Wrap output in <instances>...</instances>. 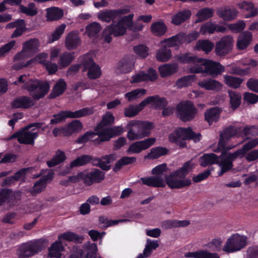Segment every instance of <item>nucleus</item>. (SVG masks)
I'll return each instance as SVG.
<instances>
[{
	"label": "nucleus",
	"instance_id": "55",
	"mask_svg": "<svg viewBox=\"0 0 258 258\" xmlns=\"http://www.w3.org/2000/svg\"><path fill=\"white\" fill-rule=\"evenodd\" d=\"M195 75H188L179 79L176 83L177 88L186 87L191 84L194 80Z\"/></svg>",
	"mask_w": 258,
	"mask_h": 258
},
{
	"label": "nucleus",
	"instance_id": "33",
	"mask_svg": "<svg viewBox=\"0 0 258 258\" xmlns=\"http://www.w3.org/2000/svg\"><path fill=\"white\" fill-rule=\"evenodd\" d=\"M158 246L159 244L157 240L148 239L143 253L139 254L136 258L148 257L152 253V251L156 249Z\"/></svg>",
	"mask_w": 258,
	"mask_h": 258
},
{
	"label": "nucleus",
	"instance_id": "63",
	"mask_svg": "<svg viewBox=\"0 0 258 258\" xmlns=\"http://www.w3.org/2000/svg\"><path fill=\"white\" fill-rule=\"evenodd\" d=\"M86 249L87 250V254L85 258H96L97 256L96 252L97 250L96 244L88 243L85 245Z\"/></svg>",
	"mask_w": 258,
	"mask_h": 258
},
{
	"label": "nucleus",
	"instance_id": "32",
	"mask_svg": "<svg viewBox=\"0 0 258 258\" xmlns=\"http://www.w3.org/2000/svg\"><path fill=\"white\" fill-rule=\"evenodd\" d=\"M191 15L189 10H184L176 13L172 17L171 23L175 25H180L188 19Z\"/></svg>",
	"mask_w": 258,
	"mask_h": 258
},
{
	"label": "nucleus",
	"instance_id": "44",
	"mask_svg": "<svg viewBox=\"0 0 258 258\" xmlns=\"http://www.w3.org/2000/svg\"><path fill=\"white\" fill-rule=\"evenodd\" d=\"M66 158L64 152L57 150L54 156L50 160L47 162V164L48 167H52L63 162Z\"/></svg>",
	"mask_w": 258,
	"mask_h": 258
},
{
	"label": "nucleus",
	"instance_id": "17",
	"mask_svg": "<svg viewBox=\"0 0 258 258\" xmlns=\"http://www.w3.org/2000/svg\"><path fill=\"white\" fill-rule=\"evenodd\" d=\"M156 140L155 138H150L143 141L136 142L130 145L127 152L140 153L142 151L145 150L153 145Z\"/></svg>",
	"mask_w": 258,
	"mask_h": 258
},
{
	"label": "nucleus",
	"instance_id": "18",
	"mask_svg": "<svg viewBox=\"0 0 258 258\" xmlns=\"http://www.w3.org/2000/svg\"><path fill=\"white\" fill-rule=\"evenodd\" d=\"M21 192H13L9 189H4L0 191V206L7 203L10 205H13L16 201L20 199Z\"/></svg>",
	"mask_w": 258,
	"mask_h": 258
},
{
	"label": "nucleus",
	"instance_id": "61",
	"mask_svg": "<svg viewBox=\"0 0 258 258\" xmlns=\"http://www.w3.org/2000/svg\"><path fill=\"white\" fill-rule=\"evenodd\" d=\"M33 169V168L29 167L22 168L17 171L14 175L16 181L20 180L22 182H25L26 174L29 172H32Z\"/></svg>",
	"mask_w": 258,
	"mask_h": 258
},
{
	"label": "nucleus",
	"instance_id": "8",
	"mask_svg": "<svg viewBox=\"0 0 258 258\" xmlns=\"http://www.w3.org/2000/svg\"><path fill=\"white\" fill-rule=\"evenodd\" d=\"M224 67L220 63L201 58L199 64L190 68V72L199 73L205 72L212 76H217L224 72Z\"/></svg>",
	"mask_w": 258,
	"mask_h": 258
},
{
	"label": "nucleus",
	"instance_id": "10",
	"mask_svg": "<svg viewBox=\"0 0 258 258\" xmlns=\"http://www.w3.org/2000/svg\"><path fill=\"white\" fill-rule=\"evenodd\" d=\"M201 139L200 133H195L190 128H179L170 134L169 140L172 143H177L180 140H192L195 142H198Z\"/></svg>",
	"mask_w": 258,
	"mask_h": 258
},
{
	"label": "nucleus",
	"instance_id": "28",
	"mask_svg": "<svg viewBox=\"0 0 258 258\" xmlns=\"http://www.w3.org/2000/svg\"><path fill=\"white\" fill-rule=\"evenodd\" d=\"M237 11L234 8H223L217 10V14L224 21H231L234 19L237 15Z\"/></svg>",
	"mask_w": 258,
	"mask_h": 258
},
{
	"label": "nucleus",
	"instance_id": "34",
	"mask_svg": "<svg viewBox=\"0 0 258 258\" xmlns=\"http://www.w3.org/2000/svg\"><path fill=\"white\" fill-rule=\"evenodd\" d=\"M67 88V84L64 80L60 79L54 85L50 94V98H54L62 94Z\"/></svg>",
	"mask_w": 258,
	"mask_h": 258
},
{
	"label": "nucleus",
	"instance_id": "39",
	"mask_svg": "<svg viewBox=\"0 0 258 258\" xmlns=\"http://www.w3.org/2000/svg\"><path fill=\"white\" fill-rule=\"evenodd\" d=\"M221 168L219 175H222L224 173L230 170L233 167V164L225 156L221 155L219 157V162L217 163Z\"/></svg>",
	"mask_w": 258,
	"mask_h": 258
},
{
	"label": "nucleus",
	"instance_id": "42",
	"mask_svg": "<svg viewBox=\"0 0 258 258\" xmlns=\"http://www.w3.org/2000/svg\"><path fill=\"white\" fill-rule=\"evenodd\" d=\"M238 7L240 9H244L247 11H250V13L246 14L245 18H248L255 16L257 15V9L254 7V5L251 3H248L246 2H243L239 4Z\"/></svg>",
	"mask_w": 258,
	"mask_h": 258
},
{
	"label": "nucleus",
	"instance_id": "59",
	"mask_svg": "<svg viewBox=\"0 0 258 258\" xmlns=\"http://www.w3.org/2000/svg\"><path fill=\"white\" fill-rule=\"evenodd\" d=\"M146 93V90L144 89H137L132 91L127 92L125 94V98H126L129 102L133 101L137 99L139 95H143Z\"/></svg>",
	"mask_w": 258,
	"mask_h": 258
},
{
	"label": "nucleus",
	"instance_id": "58",
	"mask_svg": "<svg viewBox=\"0 0 258 258\" xmlns=\"http://www.w3.org/2000/svg\"><path fill=\"white\" fill-rule=\"evenodd\" d=\"M101 29V27L98 23L94 22L88 25L86 32L89 37H93L97 34Z\"/></svg>",
	"mask_w": 258,
	"mask_h": 258
},
{
	"label": "nucleus",
	"instance_id": "1",
	"mask_svg": "<svg viewBox=\"0 0 258 258\" xmlns=\"http://www.w3.org/2000/svg\"><path fill=\"white\" fill-rule=\"evenodd\" d=\"M20 83L23 84V88L28 91L34 100L43 98L49 89L48 83L30 78L26 75L19 76L18 80L14 82L16 85H19Z\"/></svg>",
	"mask_w": 258,
	"mask_h": 258
},
{
	"label": "nucleus",
	"instance_id": "27",
	"mask_svg": "<svg viewBox=\"0 0 258 258\" xmlns=\"http://www.w3.org/2000/svg\"><path fill=\"white\" fill-rule=\"evenodd\" d=\"M134 63L133 56H125L118 62V69L122 73H127L133 70Z\"/></svg>",
	"mask_w": 258,
	"mask_h": 258
},
{
	"label": "nucleus",
	"instance_id": "38",
	"mask_svg": "<svg viewBox=\"0 0 258 258\" xmlns=\"http://www.w3.org/2000/svg\"><path fill=\"white\" fill-rule=\"evenodd\" d=\"M46 17L48 21L57 20L61 18L63 15V11L58 8L53 7L46 10Z\"/></svg>",
	"mask_w": 258,
	"mask_h": 258
},
{
	"label": "nucleus",
	"instance_id": "20",
	"mask_svg": "<svg viewBox=\"0 0 258 258\" xmlns=\"http://www.w3.org/2000/svg\"><path fill=\"white\" fill-rule=\"evenodd\" d=\"M105 177L104 172L99 169H95L87 173H84V182L87 185L94 183H99Z\"/></svg>",
	"mask_w": 258,
	"mask_h": 258
},
{
	"label": "nucleus",
	"instance_id": "2",
	"mask_svg": "<svg viewBox=\"0 0 258 258\" xmlns=\"http://www.w3.org/2000/svg\"><path fill=\"white\" fill-rule=\"evenodd\" d=\"M114 122V117L113 114L110 112H107L95 128V131L98 136L97 140L101 142L107 141L113 137L119 136L123 133V129L121 126H107L113 124Z\"/></svg>",
	"mask_w": 258,
	"mask_h": 258
},
{
	"label": "nucleus",
	"instance_id": "47",
	"mask_svg": "<svg viewBox=\"0 0 258 258\" xmlns=\"http://www.w3.org/2000/svg\"><path fill=\"white\" fill-rule=\"evenodd\" d=\"M152 32L156 35H163L167 31V27L163 22H156L151 26Z\"/></svg>",
	"mask_w": 258,
	"mask_h": 258
},
{
	"label": "nucleus",
	"instance_id": "30",
	"mask_svg": "<svg viewBox=\"0 0 258 258\" xmlns=\"http://www.w3.org/2000/svg\"><path fill=\"white\" fill-rule=\"evenodd\" d=\"M222 109L218 107H214L207 110L205 113V117L210 125L219 119Z\"/></svg>",
	"mask_w": 258,
	"mask_h": 258
},
{
	"label": "nucleus",
	"instance_id": "22",
	"mask_svg": "<svg viewBox=\"0 0 258 258\" xmlns=\"http://www.w3.org/2000/svg\"><path fill=\"white\" fill-rule=\"evenodd\" d=\"M252 38V34L245 31L241 33L237 40L236 46L239 50H244L246 49L250 44Z\"/></svg>",
	"mask_w": 258,
	"mask_h": 258
},
{
	"label": "nucleus",
	"instance_id": "29",
	"mask_svg": "<svg viewBox=\"0 0 258 258\" xmlns=\"http://www.w3.org/2000/svg\"><path fill=\"white\" fill-rule=\"evenodd\" d=\"M185 40V35L179 33L171 37L165 39L163 42L165 43L166 47H175L177 49Z\"/></svg>",
	"mask_w": 258,
	"mask_h": 258
},
{
	"label": "nucleus",
	"instance_id": "35",
	"mask_svg": "<svg viewBox=\"0 0 258 258\" xmlns=\"http://www.w3.org/2000/svg\"><path fill=\"white\" fill-rule=\"evenodd\" d=\"M200 165L203 167L217 164L219 162V157L214 153L204 154L200 158Z\"/></svg>",
	"mask_w": 258,
	"mask_h": 258
},
{
	"label": "nucleus",
	"instance_id": "53",
	"mask_svg": "<svg viewBox=\"0 0 258 258\" xmlns=\"http://www.w3.org/2000/svg\"><path fill=\"white\" fill-rule=\"evenodd\" d=\"M62 238L64 240L70 241H75L81 243L83 240V237L71 232H67L58 236V239Z\"/></svg>",
	"mask_w": 258,
	"mask_h": 258
},
{
	"label": "nucleus",
	"instance_id": "5",
	"mask_svg": "<svg viewBox=\"0 0 258 258\" xmlns=\"http://www.w3.org/2000/svg\"><path fill=\"white\" fill-rule=\"evenodd\" d=\"M132 16H126L121 18L116 24H112L107 26L103 30L102 37L104 41L110 43L112 40L111 35L115 37L124 35L126 30L127 24L130 23Z\"/></svg>",
	"mask_w": 258,
	"mask_h": 258
},
{
	"label": "nucleus",
	"instance_id": "37",
	"mask_svg": "<svg viewBox=\"0 0 258 258\" xmlns=\"http://www.w3.org/2000/svg\"><path fill=\"white\" fill-rule=\"evenodd\" d=\"M63 250V247L59 240L54 242L49 248L48 255L50 257L59 258L61 253V252Z\"/></svg>",
	"mask_w": 258,
	"mask_h": 258
},
{
	"label": "nucleus",
	"instance_id": "45",
	"mask_svg": "<svg viewBox=\"0 0 258 258\" xmlns=\"http://www.w3.org/2000/svg\"><path fill=\"white\" fill-rule=\"evenodd\" d=\"M74 57V52H64L60 55L58 64L62 68L67 67L71 63Z\"/></svg>",
	"mask_w": 258,
	"mask_h": 258
},
{
	"label": "nucleus",
	"instance_id": "14",
	"mask_svg": "<svg viewBox=\"0 0 258 258\" xmlns=\"http://www.w3.org/2000/svg\"><path fill=\"white\" fill-rule=\"evenodd\" d=\"M241 127L229 126L223 130L220 135V140L218 145L220 148H225L227 141L236 136H241Z\"/></svg>",
	"mask_w": 258,
	"mask_h": 258
},
{
	"label": "nucleus",
	"instance_id": "4",
	"mask_svg": "<svg viewBox=\"0 0 258 258\" xmlns=\"http://www.w3.org/2000/svg\"><path fill=\"white\" fill-rule=\"evenodd\" d=\"M48 245L45 239H39L28 241L20 245L17 254L20 258H29L39 253Z\"/></svg>",
	"mask_w": 258,
	"mask_h": 258
},
{
	"label": "nucleus",
	"instance_id": "6",
	"mask_svg": "<svg viewBox=\"0 0 258 258\" xmlns=\"http://www.w3.org/2000/svg\"><path fill=\"white\" fill-rule=\"evenodd\" d=\"M43 123L40 122L31 123L25 126L21 131L14 134L10 139L17 138L18 142L21 144L33 145L35 139L38 136V133L34 131L36 128L41 127Z\"/></svg>",
	"mask_w": 258,
	"mask_h": 258
},
{
	"label": "nucleus",
	"instance_id": "9",
	"mask_svg": "<svg viewBox=\"0 0 258 258\" xmlns=\"http://www.w3.org/2000/svg\"><path fill=\"white\" fill-rule=\"evenodd\" d=\"M176 109L177 116L184 122L192 120L197 113V109L190 101L180 102Z\"/></svg>",
	"mask_w": 258,
	"mask_h": 258
},
{
	"label": "nucleus",
	"instance_id": "52",
	"mask_svg": "<svg viewBox=\"0 0 258 258\" xmlns=\"http://www.w3.org/2000/svg\"><path fill=\"white\" fill-rule=\"evenodd\" d=\"M230 98V102L231 107L235 109L238 107L241 103V96L240 94L236 92L229 90L228 92Z\"/></svg>",
	"mask_w": 258,
	"mask_h": 258
},
{
	"label": "nucleus",
	"instance_id": "16",
	"mask_svg": "<svg viewBox=\"0 0 258 258\" xmlns=\"http://www.w3.org/2000/svg\"><path fill=\"white\" fill-rule=\"evenodd\" d=\"M39 41L37 38L31 39L23 44L22 50L15 56V59H20L24 55L33 53L38 50Z\"/></svg>",
	"mask_w": 258,
	"mask_h": 258
},
{
	"label": "nucleus",
	"instance_id": "54",
	"mask_svg": "<svg viewBox=\"0 0 258 258\" xmlns=\"http://www.w3.org/2000/svg\"><path fill=\"white\" fill-rule=\"evenodd\" d=\"M194 167L195 164L192 163L190 160L186 162L181 168L176 171L180 174L181 178H184L192 171Z\"/></svg>",
	"mask_w": 258,
	"mask_h": 258
},
{
	"label": "nucleus",
	"instance_id": "49",
	"mask_svg": "<svg viewBox=\"0 0 258 258\" xmlns=\"http://www.w3.org/2000/svg\"><path fill=\"white\" fill-rule=\"evenodd\" d=\"M136 161V158L135 157L124 156L116 163L113 170L115 172L118 171L123 166L133 163Z\"/></svg>",
	"mask_w": 258,
	"mask_h": 258
},
{
	"label": "nucleus",
	"instance_id": "3",
	"mask_svg": "<svg viewBox=\"0 0 258 258\" xmlns=\"http://www.w3.org/2000/svg\"><path fill=\"white\" fill-rule=\"evenodd\" d=\"M127 127L130 128L127 137L130 140H139L151 134L152 124L147 121L133 120L130 121Z\"/></svg>",
	"mask_w": 258,
	"mask_h": 258
},
{
	"label": "nucleus",
	"instance_id": "24",
	"mask_svg": "<svg viewBox=\"0 0 258 258\" xmlns=\"http://www.w3.org/2000/svg\"><path fill=\"white\" fill-rule=\"evenodd\" d=\"M198 85L207 90L219 91L222 88V84L219 81L212 79H205L199 82Z\"/></svg>",
	"mask_w": 258,
	"mask_h": 258
},
{
	"label": "nucleus",
	"instance_id": "23",
	"mask_svg": "<svg viewBox=\"0 0 258 258\" xmlns=\"http://www.w3.org/2000/svg\"><path fill=\"white\" fill-rule=\"evenodd\" d=\"M175 58L181 63L191 64L190 70L191 67L197 66L198 64H199L201 60V58H198L189 53L177 54L175 56Z\"/></svg>",
	"mask_w": 258,
	"mask_h": 258
},
{
	"label": "nucleus",
	"instance_id": "57",
	"mask_svg": "<svg viewBox=\"0 0 258 258\" xmlns=\"http://www.w3.org/2000/svg\"><path fill=\"white\" fill-rule=\"evenodd\" d=\"M91 161V157L88 155H83L73 160L70 164L71 168L84 165Z\"/></svg>",
	"mask_w": 258,
	"mask_h": 258
},
{
	"label": "nucleus",
	"instance_id": "36",
	"mask_svg": "<svg viewBox=\"0 0 258 258\" xmlns=\"http://www.w3.org/2000/svg\"><path fill=\"white\" fill-rule=\"evenodd\" d=\"M66 127L65 134L66 136H70L74 133L80 132L83 128L82 122L79 120H74L69 123Z\"/></svg>",
	"mask_w": 258,
	"mask_h": 258
},
{
	"label": "nucleus",
	"instance_id": "15",
	"mask_svg": "<svg viewBox=\"0 0 258 258\" xmlns=\"http://www.w3.org/2000/svg\"><path fill=\"white\" fill-rule=\"evenodd\" d=\"M128 12V10L125 9L103 11L98 13V17L102 21L108 23L114 21L121 15L125 14Z\"/></svg>",
	"mask_w": 258,
	"mask_h": 258
},
{
	"label": "nucleus",
	"instance_id": "19",
	"mask_svg": "<svg viewBox=\"0 0 258 258\" xmlns=\"http://www.w3.org/2000/svg\"><path fill=\"white\" fill-rule=\"evenodd\" d=\"M84 69L83 71L88 70L87 75L90 79H96L101 75V71L99 66L97 65L92 58H88L84 62Z\"/></svg>",
	"mask_w": 258,
	"mask_h": 258
},
{
	"label": "nucleus",
	"instance_id": "64",
	"mask_svg": "<svg viewBox=\"0 0 258 258\" xmlns=\"http://www.w3.org/2000/svg\"><path fill=\"white\" fill-rule=\"evenodd\" d=\"M96 135H97V132L96 133L92 132H87L83 135L80 136L76 141V143L80 144L86 143L88 141L94 138V136Z\"/></svg>",
	"mask_w": 258,
	"mask_h": 258
},
{
	"label": "nucleus",
	"instance_id": "56",
	"mask_svg": "<svg viewBox=\"0 0 258 258\" xmlns=\"http://www.w3.org/2000/svg\"><path fill=\"white\" fill-rule=\"evenodd\" d=\"M91 161V157L88 155H83L73 160L70 164L71 168L84 165Z\"/></svg>",
	"mask_w": 258,
	"mask_h": 258
},
{
	"label": "nucleus",
	"instance_id": "62",
	"mask_svg": "<svg viewBox=\"0 0 258 258\" xmlns=\"http://www.w3.org/2000/svg\"><path fill=\"white\" fill-rule=\"evenodd\" d=\"M21 12L29 16H34L36 15L37 12L35 7V4L33 3H30L28 7L23 5L19 6Z\"/></svg>",
	"mask_w": 258,
	"mask_h": 258
},
{
	"label": "nucleus",
	"instance_id": "50",
	"mask_svg": "<svg viewBox=\"0 0 258 258\" xmlns=\"http://www.w3.org/2000/svg\"><path fill=\"white\" fill-rule=\"evenodd\" d=\"M47 183L45 182L44 179L40 178L36 181L33 186L29 190L32 196H35L37 194L42 192L46 187Z\"/></svg>",
	"mask_w": 258,
	"mask_h": 258
},
{
	"label": "nucleus",
	"instance_id": "21",
	"mask_svg": "<svg viewBox=\"0 0 258 258\" xmlns=\"http://www.w3.org/2000/svg\"><path fill=\"white\" fill-rule=\"evenodd\" d=\"M226 30V28L223 26L212 22H208L201 26L200 32L203 35H205L213 34L215 32L224 33Z\"/></svg>",
	"mask_w": 258,
	"mask_h": 258
},
{
	"label": "nucleus",
	"instance_id": "11",
	"mask_svg": "<svg viewBox=\"0 0 258 258\" xmlns=\"http://www.w3.org/2000/svg\"><path fill=\"white\" fill-rule=\"evenodd\" d=\"M246 241L245 236L238 234H233L227 240L222 249L228 253L240 250L246 245Z\"/></svg>",
	"mask_w": 258,
	"mask_h": 258
},
{
	"label": "nucleus",
	"instance_id": "26",
	"mask_svg": "<svg viewBox=\"0 0 258 258\" xmlns=\"http://www.w3.org/2000/svg\"><path fill=\"white\" fill-rule=\"evenodd\" d=\"M35 104L34 101L28 96H21L15 99L12 105L13 107L29 108L33 106Z\"/></svg>",
	"mask_w": 258,
	"mask_h": 258
},
{
	"label": "nucleus",
	"instance_id": "60",
	"mask_svg": "<svg viewBox=\"0 0 258 258\" xmlns=\"http://www.w3.org/2000/svg\"><path fill=\"white\" fill-rule=\"evenodd\" d=\"M154 98L152 100L151 104L155 108H164L168 104V101L165 98L159 97L158 95L152 96Z\"/></svg>",
	"mask_w": 258,
	"mask_h": 258
},
{
	"label": "nucleus",
	"instance_id": "31",
	"mask_svg": "<svg viewBox=\"0 0 258 258\" xmlns=\"http://www.w3.org/2000/svg\"><path fill=\"white\" fill-rule=\"evenodd\" d=\"M178 66L175 63H167L159 67L160 76L162 78L170 76L177 71Z\"/></svg>",
	"mask_w": 258,
	"mask_h": 258
},
{
	"label": "nucleus",
	"instance_id": "43",
	"mask_svg": "<svg viewBox=\"0 0 258 258\" xmlns=\"http://www.w3.org/2000/svg\"><path fill=\"white\" fill-rule=\"evenodd\" d=\"M156 57L158 61H167L171 57V50L166 46L162 47L157 51Z\"/></svg>",
	"mask_w": 258,
	"mask_h": 258
},
{
	"label": "nucleus",
	"instance_id": "13",
	"mask_svg": "<svg viewBox=\"0 0 258 258\" xmlns=\"http://www.w3.org/2000/svg\"><path fill=\"white\" fill-rule=\"evenodd\" d=\"M234 44L233 37L231 35L222 37L216 43L215 52L219 56H225L230 53Z\"/></svg>",
	"mask_w": 258,
	"mask_h": 258
},
{
	"label": "nucleus",
	"instance_id": "12",
	"mask_svg": "<svg viewBox=\"0 0 258 258\" xmlns=\"http://www.w3.org/2000/svg\"><path fill=\"white\" fill-rule=\"evenodd\" d=\"M181 178L180 174L174 171L165 177V181L171 188H181L191 184L190 179Z\"/></svg>",
	"mask_w": 258,
	"mask_h": 258
},
{
	"label": "nucleus",
	"instance_id": "25",
	"mask_svg": "<svg viewBox=\"0 0 258 258\" xmlns=\"http://www.w3.org/2000/svg\"><path fill=\"white\" fill-rule=\"evenodd\" d=\"M80 44L81 39L78 33L71 32L67 35L66 38L65 46L68 49H75Z\"/></svg>",
	"mask_w": 258,
	"mask_h": 258
},
{
	"label": "nucleus",
	"instance_id": "41",
	"mask_svg": "<svg viewBox=\"0 0 258 258\" xmlns=\"http://www.w3.org/2000/svg\"><path fill=\"white\" fill-rule=\"evenodd\" d=\"M223 78L225 84L234 89L239 88L243 82L242 79L229 75L224 76Z\"/></svg>",
	"mask_w": 258,
	"mask_h": 258
},
{
	"label": "nucleus",
	"instance_id": "51",
	"mask_svg": "<svg viewBox=\"0 0 258 258\" xmlns=\"http://www.w3.org/2000/svg\"><path fill=\"white\" fill-rule=\"evenodd\" d=\"M168 150L164 147H158L152 148L148 154V157L151 159H157L160 156L166 155Z\"/></svg>",
	"mask_w": 258,
	"mask_h": 258
},
{
	"label": "nucleus",
	"instance_id": "46",
	"mask_svg": "<svg viewBox=\"0 0 258 258\" xmlns=\"http://www.w3.org/2000/svg\"><path fill=\"white\" fill-rule=\"evenodd\" d=\"M214 10L211 8H205L199 10L196 16L198 19L197 22H201L213 17Z\"/></svg>",
	"mask_w": 258,
	"mask_h": 258
},
{
	"label": "nucleus",
	"instance_id": "7",
	"mask_svg": "<svg viewBox=\"0 0 258 258\" xmlns=\"http://www.w3.org/2000/svg\"><path fill=\"white\" fill-rule=\"evenodd\" d=\"M167 166L165 163L158 165L152 170L153 176L145 177L141 178L143 183L146 185L155 187H164L165 186L164 181L165 174Z\"/></svg>",
	"mask_w": 258,
	"mask_h": 258
},
{
	"label": "nucleus",
	"instance_id": "40",
	"mask_svg": "<svg viewBox=\"0 0 258 258\" xmlns=\"http://www.w3.org/2000/svg\"><path fill=\"white\" fill-rule=\"evenodd\" d=\"M94 109L92 107H85L75 111H70V118H80L92 114Z\"/></svg>",
	"mask_w": 258,
	"mask_h": 258
},
{
	"label": "nucleus",
	"instance_id": "48",
	"mask_svg": "<svg viewBox=\"0 0 258 258\" xmlns=\"http://www.w3.org/2000/svg\"><path fill=\"white\" fill-rule=\"evenodd\" d=\"M213 47V43L208 40H199L196 45V48L197 50H203L206 53L211 51Z\"/></svg>",
	"mask_w": 258,
	"mask_h": 258
}]
</instances>
